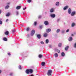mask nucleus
Segmentation results:
<instances>
[{"label": "nucleus", "mask_w": 76, "mask_h": 76, "mask_svg": "<svg viewBox=\"0 0 76 76\" xmlns=\"http://www.w3.org/2000/svg\"><path fill=\"white\" fill-rule=\"evenodd\" d=\"M60 31V29H58L56 30V33H58Z\"/></svg>", "instance_id": "obj_24"}, {"label": "nucleus", "mask_w": 76, "mask_h": 76, "mask_svg": "<svg viewBox=\"0 0 76 76\" xmlns=\"http://www.w3.org/2000/svg\"><path fill=\"white\" fill-rule=\"evenodd\" d=\"M72 37H70L69 38V41H72Z\"/></svg>", "instance_id": "obj_10"}, {"label": "nucleus", "mask_w": 76, "mask_h": 76, "mask_svg": "<svg viewBox=\"0 0 76 76\" xmlns=\"http://www.w3.org/2000/svg\"><path fill=\"white\" fill-rule=\"evenodd\" d=\"M26 9V7H25V8H24L25 9Z\"/></svg>", "instance_id": "obj_53"}, {"label": "nucleus", "mask_w": 76, "mask_h": 76, "mask_svg": "<svg viewBox=\"0 0 76 76\" xmlns=\"http://www.w3.org/2000/svg\"><path fill=\"white\" fill-rule=\"evenodd\" d=\"M60 20V18H58L57 19V22H59Z\"/></svg>", "instance_id": "obj_39"}, {"label": "nucleus", "mask_w": 76, "mask_h": 76, "mask_svg": "<svg viewBox=\"0 0 76 76\" xmlns=\"http://www.w3.org/2000/svg\"><path fill=\"white\" fill-rule=\"evenodd\" d=\"M5 35H9V31H6L5 33Z\"/></svg>", "instance_id": "obj_22"}, {"label": "nucleus", "mask_w": 76, "mask_h": 76, "mask_svg": "<svg viewBox=\"0 0 76 76\" xmlns=\"http://www.w3.org/2000/svg\"><path fill=\"white\" fill-rule=\"evenodd\" d=\"M51 31V29L48 28L46 29V32H47L48 33H49V32H50Z\"/></svg>", "instance_id": "obj_6"}, {"label": "nucleus", "mask_w": 76, "mask_h": 76, "mask_svg": "<svg viewBox=\"0 0 76 76\" xmlns=\"http://www.w3.org/2000/svg\"><path fill=\"white\" fill-rule=\"evenodd\" d=\"M72 36H73V34H72Z\"/></svg>", "instance_id": "obj_55"}, {"label": "nucleus", "mask_w": 76, "mask_h": 76, "mask_svg": "<svg viewBox=\"0 0 76 76\" xmlns=\"http://www.w3.org/2000/svg\"><path fill=\"white\" fill-rule=\"evenodd\" d=\"M54 56L56 58H57V57H58V54L57 53H55L54 55Z\"/></svg>", "instance_id": "obj_8"}, {"label": "nucleus", "mask_w": 76, "mask_h": 76, "mask_svg": "<svg viewBox=\"0 0 76 76\" xmlns=\"http://www.w3.org/2000/svg\"><path fill=\"white\" fill-rule=\"evenodd\" d=\"M10 16V13H8L6 15V16Z\"/></svg>", "instance_id": "obj_32"}, {"label": "nucleus", "mask_w": 76, "mask_h": 76, "mask_svg": "<svg viewBox=\"0 0 76 76\" xmlns=\"http://www.w3.org/2000/svg\"><path fill=\"white\" fill-rule=\"evenodd\" d=\"M16 13V15H18V14H19V12L18 11H17Z\"/></svg>", "instance_id": "obj_38"}, {"label": "nucleus", "mask_w": 76, "mask_h": 76, "mask_svg": "<svg viewBox=\"0 0 76 76\" xmlns=\"http://www.w3.org/2000/svg\"><path fill=\"white\" fill-rule=\"evenodd\" d=\"M75 23H72L71 24L72 27H74V26H75Z\"/></svg>", "instance_id": "obj_13"}, {"label": "nucleus", "mask_w": 76, "mask_h": 76, "mask_svg": "<svg viewBox=\"0 0 76 76\" xmlns=\"http://www.w3.org/2000/svg\"><path fill=\"white\" fill-rule=\"evenodd\" d=\"M0 14H1V10H0Z\"/></svg>", "instance_id": "obj_54"}, {"label": "nucleus", "mask_w": 76, "mask_h": 76, "mask_svg": "<svg viewBox=\"0 0 76 76\" xmlns=\"http://www.w3.org/2000/svg\"><path fill=\"white\" fill-rule=\"evenodd\" d=\"M68 13L69 15H70L72 13V9L71 8H69L68 10Z\"/></svg>", "instance_id": "obj_4"}, {"label": "nucleus", "mask_w": 76, "mask_h": 76, "mask_svg": "<svg viewBox=\"0 0 76 76\" xmlns=\"http://www.w3.org/2000/svg\"><path fill=\"white\" fill-rule=\"evenodd\" d=\"M3 40L4 41H7V39L6 37H4L3 38Z\"/></svg>", "instance_id": "obj_28"}, {"label": "nucleus", "mask_w": 76, "mask_h": 76, "mask_svg": "<svg viewBox=\"0 0 76 76\" xmlns=\"http://www.w3.org/2000/svg\"><path fill=\"white\" fill-rule=\"evenodd\" d=\"M1 72H2L1 70H0V74L1 73Z\"/></svg>", "instance_id": "obj_50"}, {"label": "nucleus", "mask_w": 76, "mask_h": 76, "mask_svg": "<svg viewBox=\"0 0 76 76\" xmlns=\"http://www.w3.org/2000/svg\"><path fill=\"white\" fill-rule=\"evenodd\" d=\"M50 16L52 18H54L56 17V15L54 14H51Z\"/></svg>", "instance_id": "obj_5"}, {"label": "nucleus", "mask_w": 76, "mask_h": 76, "mask_svg": "<svg viewBox=\"0 0 76 76\" xmlns=\"http://www.w3.org/2000/svg\"><path fill=\"white\" fill-rule=\"evenodd\" d=\"M21 8V7L20 6H18L16 7V9H17V10H19Z\"/></svg>", "instance_id": "obj_11"}, {"label": "nucleus", "mask_w": 76, "mask_h": 76, "mask_svg": "<svg viewBox=\"0 0 76 76\" xmlns=\"http://www.w3.org/2000/svg\"><path fill=\"white\" fill-rule=\"evenodd\" d=\"M68 48H69V46H66L65 48V50H66V51H67Z\"/></svg>", "instance_id": "obj_14"}, {"label": "nucleus", "mask_w": 76, "mask_h": 76, "mask_svg": "<svg viewBox=\"0 0 76 76\" xmlns=\"http://www.w3.org/2000/svg\"><path fill=\"white\" fill-rule=\"evenodd\" d=\"M65 32V31L64 30H62L61 31V33L62 34H64V33Z\"/></svg>", "instance_id": "obj_33"}, {"label": "nucleus", "mask_w": 76, "mask_h": 76, "mask_svg": "<svg viewBox=\"0 0 76 76\" xmlns=\"http://www.w3.org/2000/svg\"><path fill=\"white\" fill-rule=\"evenodd\" d=\"M12 75H13V73H11L10 74V76H12Z\"/></svg>", "instance_id": "obj_44"}, {"label": "nucleus", "mask_w": 76, "mask_h": 76, "mask_svg": "<svg viewBox=\"0 0 76 76\" xmlns=\"http://www.w3.org/2000/svg\"><path fill=\"white\" fill-rule=\"evenodd\" d=\"M69 29H67L66 31V32H69Z\"/></svg>", "instance_id": "obj_41"}, {"label": "nucleus", "mask_w": 76, "mask_h": 76, "mask_svg": "<svg viewBox=\"0 0 76 76\" xmlns=\"http://www.w3.org/2000/svg\"><path fill=\"white\" fill-rule=\"evenodd\" d=\"M34 34H35V30H33L31 32V37H32Z\"/></svg>", "instance_id": "obj_3"}, {"label": "nucleus", "mask_w": 76, "mask_h": 76, "mask_svg": "<svg viewBox=\"0 0 76 76\" xmlns=\"http://www.w3.org/2000/svg\"><path fill=\"white\" fill-rule=\"evenodd\" d=\"M74 47L76 48V43H75L74 45Z\"/></svg>", "instance_id": "obj_34"}, {"label": "nucleus", "mask_w": 76, "mask_h": 76, "mask_svg": "<svg viewBox=\"0 0 76 76\" xmlns=\"http://www.w3.org/2000/svg\"><path fill=\"white\" fill-rule=\"evenodd\" d=\"M40 28H42V26H40Z\"/></svg>", "instance_id": "obj_52"}, {"label": "nucleus", "mask_w": 76, "mask_h": 76, "mask_svg": "<svg viewBox=\"0 0 76 76\" xmlns=\"http://www.w3.org/2000/svg\"><path fill=\"white\" fill-rule=\"evenodd\" d=\"M41 18V15H39V16H38V18H39V19Z\"/></svg>", "instance_id": "obj_42"}, {"label": "nucleus", "mask_w": 76, "mask_h": 76, "mask_svg": "<svg viewBox=\"0 0 76 76\" xmlns=\"http://www.w3.org/2000/svg\"><path fill=\"white\" fill-rule=\"evenodd\" d=\"M25 9H24V8H23V10H25Z\"/></svg>", "instance_id": "obj_57"}, {"label": "nucleus", "mask_w": 76, "mask_h": 76, "mask_svg": "<svg viewBox=\"0 0 76 76\" xmlns=\"http://www.w3.org/2000/svg\"><path fill=\"white\" fill-rule=\"evenodd\" d=\"M54 8H51L50 9V13H53V12H54Z\"/></svg>", "instance_id": "obj_9"}, {"label": "nucleus", "mask_w": 76, "mask_h": 76, "mask_svg": "<svg viewBox=\"0 0 76 76\" xmlns=\"http://www.w3.org/2000/svg\"><path fill=\"white\" fill-rule=\"evenodd\" d=\"M30 29V28L29 27H28L26 29V31H29Z\"/></svg>", "instance_id": "obj_30"}, {"label": "nucleus", "mask_w": 76, "mask_h": 76, "mask_svg": "<svg viewBox=\"0 0 76 76\" xmlns=\"http://www.w3.org/2000/svg\"><path fill=\"white\" fill-rule=\"evenodd\" d=\"M67 8H68V6H66L64 7L63 10H66L67 9Z\"/></svg>", "instance_id": "obj_12"}, {"label": "nucleus", "mask_w": 76, "mask_h": 76, "mask_svg": "<svg viewBox=\"0 0 76 76\" xmlns=\"http://www.w3.org/2000/svg\"><path fill=\"white\" fill-rule=\"evenodd\" d=\"M57 52L58 53H60V50L58 49Z\"/></svg>", "instance_id": "obj_40"}, {"label": "nucleus", "mask_w": 76, "mask_h": 76, "mask_svg": "<svg viewBox=\"0 0 76 76\" xmlns=\"http://www.w3.org/2000/svg\"><path fill=\"white\" fill-rule=\"evenodd\" d=\"M29 72L30 73H32L33 72V71L32 69H29Z\"/></svg>", "instance_id": "obj_20"}, {"label": "nucleus", "mask_w": 76, "mask_h": 76, "mask_svg": "<svg viewBox=\"0 0 76 76\" xmlns=\"http://www.w3.org/2000/svg\"><path fill=\"white\" fill-rule=\"evenodd\" d=\"M18 68L19 69H20V70H22V67L21 66L19 65L18 66Z\"/></svg>", "instance_id": "obj_29"}, {"label": "nucleus", "mask_w": 76, "mask_h": 76, "mask_svg": "<svg viewBox=\"0 0 76 76\" xmlns=\"http://www.w3.org/2000/svg\"><path fill=\"white\" fill-rule=\"evenodd\" d=\"M26 72L27 74H29V69H27L26 71Z\"/></svg>", "instance_id": "obj_21"}, {"label": "nucleus", "mask_w": 76, "mask_h": 76, "mask_svg": "<svg viewBox=\"0 0 76 76\" xmlns=\"http://www.w3.org/2000/svg\"><path fill=\"white\" fill-rule=\"evenodd\" d=\"M46 43V44H48V42H49V40L48 39H46L45 40Z\"/></svg>", "instance_id": "obj_27"}, {"label": "nucleus", "mask_w": 76, "mask_h": 76, "mask_svg": "<svg viewBox=\"0 0 76 76\" xmlns=\"http://www.w3.org/2000/svg\"><path fill=\"white\" fill-rule=\"evenodd\" d=\"M52 73H53V71L51 69L49 70L48 72V76H51Z\"/></svg>", "instance_id": "obj_1"}, {"label": "nucleus", "mask_w": 76, "mask_h": 76, "mask_svg": "<svg viewBox=\"0 0 76 76\" xmlns=\"http://www.w3.org/2000/svg\"><path fill=\"white\" fill-rule=\"evenodd\" d=\"M23 14H25V12H23Z\"/></svg>", "instance_id": "obj_56"}, {"label": "nucleus", "mask_w": 76, "mask_h": 76, "mask_svg": "<svg viewBox=\"0 0 76 76\" xmlns=\"http://www.w3.org/2000/svg\"><path fill=\"white\" fill-rule=\"evenodd\" d=\"M49 47H50V48H51V47H52V46H51V45H50L49 46Z\"/></svg>", "instance_id": "obj_49"}, {"label": "nucleus", "mask_w": 76, "mask_h": 76, "mask_svg": "<svg viewBox=\"0 0 76 76\" xmlns=\"http://www.w3.org/2000/svg\"><path fill=\"white\" fill-rule=\"evenodd\" d=\"M44 23L45 25H48L49 24V23L47 21H44Z\"/></svg>", "instance_id": "obj_7"}, {"label": "nucleus", "mask_w": 76, "mask_h": 76, "mask_svg": "<svg viewBox=\"0 0 76 76\" xmlns=\"http://www.w3.org/2000/svg\"><path fill=\"white\" fill-rule=\"evenodd\" d=\"M37 37L38 39H40L41 38V35L40 34H38L37 35Z\"/></svg>", "instance_id": "obj_15"}, {"label": "nucleus", "mask_w": 76, "mask_h": 76, "mask_svg": "<svg viewBox=\"0 0 76 76\" xmlns=\"http://www.w3.org/2000/svg\"><path fill=\"white\" fill-rule=\"evenodd\" d=\"M29 76H34V75H29Z\"/></svg>", "instance_id": "obj_48"}, {"label": "nucleus", "mask_w": 76, "mask_h": 76, "mask_svg": "<svg viewBox=\"0 0 76 76\" xmlns=\"http://www.w3.org/2000/svg\"><path fill=\"white\" fill-rule=\"evenodd\" d=\"M28 3H31V0H27Z\"/></svg>", "instance_id": "obj_36"}, {"label": "nucleus", "mask_w": 76, "mask_h": 76, "mask_svg": "<svg viewBox=\"0 0 76 76\" xmlns=\"http://www.w3.org/2000/svg\"><path fill=\"white\" fill-rule=\"evenodd\" d=\"M8 21H9V20L8 19H7L6 20V22H8Z\"/></svg>", "instance_id": "obj_45"}, {"label": "nucleus", "mask_w": 76, "mask_h": 76, "mask_svg": "<svg viewBox=\"0 0 76 76\" xmlns=\"http://www.w3.org/2000/svg\"><path fill=\"white\" fill-rule=\"evenodd\" d=\"M37 22H35L34 23V25L35 26L37 25Z\"/></svg>", "instance_id": "obj_35"}, {"label": "nucleus", "mask_w": 76, "mask_h": 76, "mask_svg": "<svg viewBox=\"0 0 76 76\" xmlns=\"http://www.w3.org/2000/svg\"><path fill=\"white\" fill-rule=\"evenodd\" d=\"M40 44H44V42L41 41L40 42Z\"/></svg>", "instance_id": "obj_37"}, {"label": "nucleus", "mask_w": 76, "mask_h": 76, "mask_svg": "<svg viewBox=\"0 0 76 76\" xmlns=\"http://www.w3.org/2000/svg\"><path fill=\"white\" fill-rule=\"evenodd\" d=\"M7 54H8V56H10V55H11L10 53H8Z\"/></svg>", "instance_id": "obj_43"}, {"label": "nucleus", "mask_w": 76, "mask_h": 76, "mask_svg": "<svg viewBox=\"0 0 76 76\" xmlns=\"http://www.w3.org/2000/svg\"><path fill=\"white\" fill-rule=\"evenodd\" d=\"M47 14V12H45V14L46 15Z\"/></svg>", "instance_id": "obj_51"}, {"label": "nucleus", "mask_w": 76, "mask_h": 76, "mask_svg": "<svg viewBox=\"0 0 76 76\" xmlns=\"http://www.w3.org/2000/svg\"><path fill=\"white\" fill-rule=\"evenodd\" d=\"M62 45V43H59L58 44V47H61Z\"/></svg>", "instance_id": "obj_19"}, {"label": "nucleus", "mask_w": 76, "mask_h": 76, "mask_svg": "<svg viewBox=\"0 0 76 76\" xmlns=\"http://www.w3.org/2000/svg\"><path fill=\"white\" fill-rule=\"evenodd\" d=\"M1 19H0V25H2L3 24V21H1Z\"/></svg>", "instance_id": "obj_25"}, {"label": "nucleus", "mask_w": 76, "mask_h": 76, "mask_svg": "<svg viewBox=\"0 0 76 76\" xmlns=\"http://www.w3.org/2000/svg\"><path fill=\"white\" fill-rule=\"evenodd\" d=\"M10 4V2H8L7 3V4L8 5H9V4Z\"/></svg>", "instance_id": "obj_46"}, {"label": "nucleus", "mask_w": 76, "mask_h": 76, "mask_svg": "<svg viewBox=\"0 0 76 76\" xmlns=\"http://www.w3.org/2000/svg\"><path fill=\"white\" fill-rule=\"evenodd\" d=\"M65 54H64V52H62L61 53V56L62 57H64V56H65Z\"/></svg>", "instance_id": "obj_18"}, {"label": "nucleus", "mask_w": 76, "mask_h": 76, "mask_svg": "<svg viewBox=\"0 0 76 76\" xmlns=\"http://www.w3.org/2000/svg\"><path fill=\"white\" fill-rule=\"evenodd\" d=\"M9 6L7 5L5 7V9H9Z\"/></svg>", "instance_id": "obj_23"}, {"label": "nucleus", "mask_w": 76, "mask_h": 76, "mask_svg": "<svg viewBox=\"0 0 76 76\" xmlns=\"http://www.w3.org/2000/svg\"><path fill=\"white\" fill-rule=\"evenodd\" d=\"M39 57L40 58H41V57H42V55L40 54L39 55Z\"/></svg>", "instance_id": "obj_31"}, {"label": "nucleus", "mask_w": 76, "mask_h": 76, "mask_svg": "<svg viewBox=\"0 0 76 76\" xmlns=\"http://www.w3.org/2000/svg\"><path fill=\"white\" fill-rule=\"evenodd\" d=\"M59 2H57L56 3V6H59Z\"/></svg>", "instance_id": "obj_17"}, {"label": "nucleus", "mask_w": 76, "mask_h": 76, "mask_svg": "<svg viewBox=\"0 0 76 76\" xmlns=\"http://www.w3.org/2000/svg\"><path fill=\"white\" fill-rule=\"evenodd\" d=\"M13 32H15V30H14L12 31Z\"/></svg>", "instance_id": "obj_47"}, {"label": "nucleus", "mask_w": 76, "mask_h": 76, "mask_svg": "<svg viewBox=\"0 0 76 76\" xmlns=\"http://www.w3.org/2000/svg\"><path fill=\"white\" fill-rule=\"evenodd\" d=\"M47 36H48V34L47 33H45L44 34V37H47Z\"/></svg>", "instance_id": "obj_16"}, {"label": "nucleus", "mask_w": 76, "mask_h": 76, "mask_svg": "<svg viewBox=\"0 0 76 76\" xmlns=\"http://www.w3.org/2000/svg\"><path fill=\"white\" fill-rule=\"evenodd\" d=\"M76 11H73L71 13V16H74L76 15Z\"/></svg>", "instance_id": "obj_2"}, {"label": "nucleus", "mask_w": 76, "mask_h": 76, "mask_svg": "<svg viewBox=\"0 0 76 76\" xmlns=\"http://www.w3.org/2000/svg\"><path fill=\"white\" fill-rule=\"evenodd\" d=\"M45 62H42V66H45Z\"/></svg>", "instance_id": "obj_26"}]
</instances>
